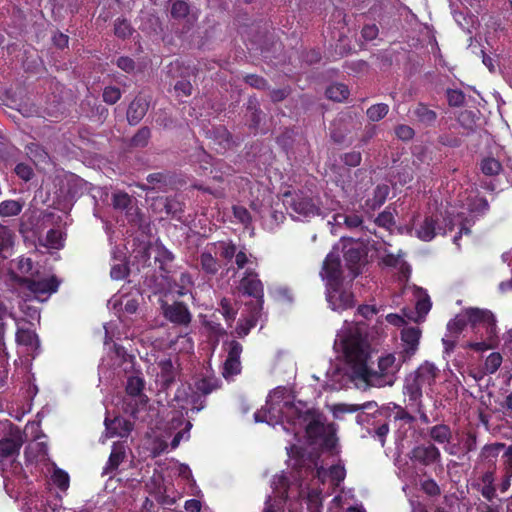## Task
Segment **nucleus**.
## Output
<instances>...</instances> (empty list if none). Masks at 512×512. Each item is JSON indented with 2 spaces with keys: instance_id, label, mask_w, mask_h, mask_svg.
I'll return each mask as SVG.
<instances>
[{
  "instance_id": "f257e3e1",
  "label": "nucleus",
  "mask_w": 512,
  "mask_h": 512,
  "mask_svg": "<svg viewBox=\"0 0 512 512\" xmlns=\"http://www.w3.org/2000/svg\"><path fill=\"white\" fill-rule=\"evenodd\" d=\"M334 348L341 353L342 366H334L327 371L326 388L333 391L343 389L356 380L378 388L392 386L403 363L401 358L397 360L394 354L389 353L378 359L376 369H370L371 348L365 327L360 323L344 322L337 332Z\"/></svg>"
},
{
  "instance_id": "f03ea898",
  "label": "nucleus",
  "mask_w": 512,
  "mask_h": 512,
  "mask_svg": "<svg viewBox=\"0 0 512 512\" xmlns=\"http://www.w3.org/2000/svg\"><path fill=\"white\" fill-rule=\"evenodd\" d=\"M298 470L292 478L294 482L288 483L284 474H276L272 481L273 496L266 500L264 512H302L298 499L306 503L307 512H321L322 491L320 484L330 481L331 485L338 486L345 478L344 466L338 464H325L320 456H300Z\"/></svg>"
},
{
  "instance_id": "7ed1b4c3",
  "label": "nucleus",
  "mask_w": 512,
  "mask_h": 512,
  "mask_svg": "<svg viewBox=\"0 0 512 512\" xmlns=\"http://www.w3.org/2000/svg\"><path fill=\"white\" fill-rule=\"evenodd\" d=\"M254 419L273 427L279 425L294 438L303 435L309 445L317 448L332 450L337 444L334 424H326L325 418L306 403L293 401L285 388H277L271 392L266 399V405L255 412Z\"/></svg>"
},
{
  "instance_id": "20e7f679",
  "label": "nucleus",
  "mask_w": 512,
  "mask_h": 512,
  "mask_svg": "<svg viewBox=\"0 0 512 512\" xmlns=\"http://www.w3.org/2000/svg\"><path fill=\"white\" fill-rule=\"evenodd\" d=\"M487 209L488 203L486 199L482 197L468 199L465 203L461 202L459 208L457 206H450L445 211V216L441 212L416 215L410 226L406 227V232L421 241L429 242L436 235L446 234L448 231L458 227V235L453 238L454 244L458 245L460 236L467 234L469 227L473 225L476 217Z\"/></svg>"
},
{
  "instance_id": "39448f33",
  "label": "nucleus",
  "mask_w": 512,
  "mask_h": 512,
  "mask_svg": "<svg viewBox=\"0 0 512 512\" xmlns=\"http://www.w3.org/2000/svg\"><path fill=\"white\" fill-rule=\"evenodd\" d=\"M340 248L335 246L324 259L320 272L321 279L326 281L327 301L335 311H343L353 305V296L341 280Z\"/></svg>"
},
{
  "instance_id": "423d86ee",
  "label": "nucleus",
  "mask_w": 512,
  "mask_h": 512,
  "mask_svg": "<svg viewBox=\"0 0 512 512\" xmlns=\"http://www.w3.org/2000/svg\"><path fill=\"white\" fill-rule=\"evenodd\" d=\"M440 375L441 370L433 362L425 360L405 377L403 393L407 396L408 401L416 406L419 418L424 423H428L429 418L422 401L423 393L429 395L433 391L436 380Z\"/></svg>"
},
{
  "instance_id": "0eeeda50",
  "label": "nucleus",
  "mask_w": 512,
  "mask_h": 512,
  "mask_svg": "<svg viewBox=\"0 0 512 512\" xmlns=\"http://www.w3.org/2000/svg\"><path fill=\"white\" fill-rule=\"evenodd\" d=\"M466 318L471 323L473 331L480 340L470 341L466 347L477 352L492 349L497 344V330L494 315L486 309L468 308L464 310Z\"/></svg>"
},
{
  "instance_id": "6e6552de",
  "label": "nucleus",
  "mask_w": 512,
  "mask_h": 512,
  "mask_svg": "<svg viewBox=\"0 0 512 512\" xmlns=\"http://www.w3.org/2000/svg\"><path fill=\"white\" fill-rule=\"evenodd\" d=\"M58 286L59 280L56 279V276L36 271V275L26 279V282L20 287L24 290L27 298L44 302L57 291Z\"/></svg>"
},
{
  "instance_id": "1a4fd4ad",
  "label": "nucleus",
  "mask_w": 512,
  "mask_h": 512,
  "mask_svg": "<svg viewBox=\"0 0 512 512\" xmlns=\"http://www.w3.org/2000/svg\"><path fill=\"white\" fill-rule=\"evenodd\" d=\"M23 444L20 430L7 420L0 421V457H13Z\"/></svg>"
},
{
  "instance_id": "9d476101",
  "label": "nucleus",
  "mask_w": 512,
  "mask_h": 512,
  "mask_svg": "<svg viewBox=\"0 0 512 512\" xmlns=\"http://www.w3.org/2000/svg\"><path fill=\"white\" fill-rule=\"evenodd\" d=\"M286 197L288 208L296 218H310L320 214L317 201L307 193L286 194Z\"/></svg>"
},
{
  "instance_id": "9b49d317",
  "label": "nucleus",
  "mask_w": 512,
  "mask_h": 512,
  "mask_svg": "<svg viewBox=\"0 0 512 512\" xmlns=\"http://www.w3.org/2000/svg\"><path fill=\"white\" fill-rule=\"evenodd\" d=\"M252 209L259 216L262 226L268 230H274L285 219L283 212L276 209L270 200L259 203L254 201Z\"/></svg>"
},
{
  "instance_id": "f8f14e48",
  "label": "nucleus",
  "mask_w": 512,
  "mask_h": 512,
  "mask_svg": "<svg viewBox=\"0 0 512 512\" xmlns=\"http://www.w3.org/2000/svg\"><path fill=\"white\" fill-rule=\"evenodd\" d=\"M422 331L416 326L402 328L400 333V358L402 361H409L413 358L420 345Z\"/></svg>"
},
{
  "instance_id": "ddd939ff",
  "label": "nucleus",
  "mask_w": 512,
  "mask_h": 512,
  "mask_svg": "<svg viewBox=\"0 0 512 512\" xmlns=\"http://www.w3.org/2000/svg\"><path fill=\"white\" fill-rule=\"evenodd\" d=\"M342 245L341 251L344 253V260L346 267L350 271L352 277H355L360 273V267L362 265L364 250L358 242L350 239L342 238L340 241Z\"/></svg>"
},
{
  "instance_id": "4468645a",
  "label": "nucleus",
  "mask_w": 512,
  "mask_h": 512,
  "mask_svg": "<svg viewBox=\"0 0 512 512\" xmlns=\"http://www.w3.org/2000/svg\"><path fill=\"white\" fill-rule=\"evenodd\" d=\"M60 500H48L43 495L31 494L23 499L21 512H63Z\"/></svg>"
},
{
  "instance_id": "2eb2a0df",
  "label": "nucleus",
  "mask_w": 512,
  "mask_h": 512,
  "mask_svg": "<svg viewBox=\"0 0 512 512\" xmlns=\"http://www.w3.org/2000/svg\"><path fill=\"white\" fill-rule=\"evenodd\" d=\"M36 271L39 270L34 268L32 260L22 256L11 262L10 277L21 286L26 282V279L34 276Z\"/></svg>"
},
{
  "instance_id": "dca6fc26",
  "label": "nucleus",
  "mask_w": 512,
  "mask_h": 512,
  "mask_svg": "<svg viewBox=\"0 0 512 512\" xmlns=\"http://www.w3.org/2000/svg\"><path fill=\"white\" fill-rule=\"evenodd\" d=\"M240 290L250 297H253L257 303V309L262 308L263 303V285L257 274L247 271L244 278L240 282Z\"/></svg>"
},
{
  "instance_id": "f3484780",
  "label": "nucleus",
  "mask_w": 512,
  "mask_h": 512,
  "mask_svg": "<svg viewBox=\"0 0 512 512\" xmlns=\"http://www.w3.org/2000/svg\"><path fill=\"white\" fill-rule=\"evenodd\" d=\"M111 362L103 360L102 366H110L118 372H129L134 366V358L120 346L114 345L110 356Z\"/></svg>"
},
{
  "instance_id": "a211bd4d",
  "label": "nucleus",
  "mask_w": 512,
  "mask_h": 512,
  "mask_svg": "<svg viewBox=\"0 0 512 512\" xmlns=\"http://www.w3.org/2000/svg\"><path fill=\"white\" fill-rule=\"evenodd\" d=\"M158 368L157 382L163 389H168L178 375L179 364L177 360L164 359L158 362Z\"/></svg>"
},
{
  "instance_id": "6ab92c4d",
  "label": "nucleus",
  "mask_w": 512,
  "mask_h": 512,
  "mask_svg": "<svg viewBox=\"0 0 512 512\" xmlns=\"http://www.w3.org/2000/svg\"><path fill=\"white\" fill-rule=\"evenodd\" d=\"M163 310L165 317L175 324L188 325L191 322L192 315L183 303L166 304Z\"/></svg>"
},
{
  "instance_id": "aec40b11",
  "label": "nucleus",
  "mask_w": 512,
  "mask_h": 512,
  "mask_svg": "<svg viewBox=\"0 0 512 512\" xmlns=\"http://www.w3.org/2000/svg\"><path fill=\"white\" fill-rule=\"evenodd\" d=\"M410 456L424 465H430L441 458V452L433 444H422L412 449Z\"/></svg>"
},
{
  "instance_id": "412c9836",
  "label": "nucleus",
  "mask_w": 512,
  "mask_h": 512,
  "mask_svg": "<svg viewBox=\"0 0 512 512\" xmlns=\"http://www.w3.org/2000/svg\"><path fill=\"white\" fill-rule=\"evenodd\" d=\"M106 432L110 437H128L133 430V424L126 418H119L109 420L105 419Z\"/></svg>"
},
{
  "instance_id": "4be33fe9",
  "label": "nucleus",
  "mask_w": 512,
  "mask_h": 512,
  "mask_svg": "<svg viewBox=\"0 0 512 512\" xmlns=\"http://www.w3.org/2000/svg\"><path fill=\"white\" fill-rule=\"evenodd\" d=\"M216 255V250H214V247L209 244L201 251L199 256V265L204 273L208 275H215L219 271L220 264L216 259Z\"/></svg>"
},
{
  "instance_id": "5701e85b",
  "label": "nucleus",
  "mask_w": 512,
  "mask_h": 512,
  "mask_svg": "<svg viewBox=\"0 0 512 512\" xmlns=\"http://www.w3.org/2000/svg\"><path fill=\"white\" fill-rule=\"evenodd\" d=\"M415 297L417 298L416 303V316L410 314L406 315L408 320L414 321L416 323L424 320L426 314L429 312L431 308L430 298L427 295L426 291L422 288H415Z\"/></svg>"
},
{
  "instance_id": "b1692460",
  "label": "nucleus",
  "mask_w": 512,
  "mask_h": 512,
  "mask_svg": "<svg viewBox=\"0 0 512 512\" xmlns=\"http://www.w3.org/2000/svg\"><path fill=\"white\" fill-rule=\"evenodd\" d=\"M147 488L149 493L153 494L163 504H172L175 501L173 497L167 495V488L161 475H155L147 484Z\"/></svg>"
},
{
  "instance_id": "393cba45",
  "label": "nucleus",
  "mask_w": 512,
  "mask_h": 512,
  "mask_svg": "<svg viewBox=\"0 0 512 512\" xmlns=\"http://www.w3.org/2000/svg\"><path fill=\"white\" fill-rule=\"evenodd\" d=\"M17 342L26 347L27 353L33 355L40 348V341L34 331L19 328L16 334Z\"/></svg>"
},
{
  "instance_id": "a878e982",
  "label": "nucleus",
  "mask_w": 512,
  "mask_h": 512,
  "mask_svg": "<svg viewBox=\"0 0 512 512\" xmlns=\"http://www.w3.org/2000/svg\"><path fill=\"white\" fill-rule=\"evenodd\" d=\"M109 305L118 311L133 314L138 308V300L136 297L129 295H115L109 301Z\"/></svg>"
},
{
  "instance_id": "bb28decb",
  "label": "nucleus",
  "mask_w": 512,
  "mask_h": 512,
  "mask_svg": "<svg viewBox=\"0 0 512 512\" xmlns=\"http://www.w3.org/2000/svg\"><path fill=\"white\" fill-rule=\"evenodd\" d=\"M144 388V381L139 376H131L127 382V392L131 397H135L136 401L144 405L147 401V397L142 394Z\"/></svg>"
},
{
  "instance_id": "cd10ccee",
  "label": "nucleus",
  "mask_w": 512,
  "mask_h": 512,
  "mask_svg": "<svg viewBox=\"0 0 512 512\" xmlns=\"http://www.w3.org/2000/svg\"><path fill=\"white\" fill-rule=\"evenodd\" d=\"M147 111V103L143 99H135L129 106L127 117L131 124H137Z\"/></svg>"
},
{
  "instance_id": "c85d7f7f",
  "label": "nucleus",
  "mask_w": 512,
  "mask_h": 512,
  "mask_svg": "<svg viewBox=\"0 0 512 512\" xmlns=\"http://www.w3.org/2000/svg\"><path fill=\"white\" fill-rule=\"evenodd\" d=\"M365 405L337 403L329 406V410L333 417L336 419H344L345 414L356 413L359 410L365 409Z\"/></svg>"
},
{
  "instance_id": "c756f323",
  "label": "nucleus",
  "mask_w": 512,
  "mask_h": 512,
  "mask_svg": "<svg viewBox=\"0 0 512 512\" xmlns=\"http://www.w3.org/2000/svg\"><path fill=\"white\" fill-rule=\"evenodd\" d=\"M186 390L183 388L182 390H177L174 401L177 403L178 407L184 410L185 414L188 415L189 411L198 412L202 407L195 406V397H185Z\"/></svg>"
},
{
  "instance_id": "7c9ffc66",
  "label": "nucleus",
  "mask_w": 512,
  "mask_h": 512,
  "mask_svg": "<svg viewBox=\"0 0 512 512\" xmlns=\"http://www.w3.org/2000/svg\"><path fill=\"white\" fill-rule=\"evenodd\" d=\"M125 458V446L122 444H113L112 450L104 469V473H110L115 470L121 461Z\"/></svg>"
},
{
  "instance_id": "2f4dec72",
  "label": "nucleus",
  "mask_w": 512,
  "mask_h": 512,
  "mask_svg": "<svg viewBox=\"0 0 512 512\" xmlns=\"http://www.w3.org/2000/svg\"><path fill=\"white\" fill-rule=\"evenodd\" d=\"M429 434L431 439L440 445L448 444L452 436L450 428L444 424L433 426Z\"/></svg>"
},
{
  "instance_id": "473e14b6",
  "label": "nucleus",
  "mask_w": 512,
  "mask_h": 512,
  "mask_svg": "<svg viewBox=\"0 0 512 512\" xmlns=\"http://www.w3.org/2000/svg\"><path fill=\"white\" fill-rule=\"evenodd\" d=\"M389 195V187L387 185L377 186L373 192V197L368 198L366 205L369 209L375 210L383 205Z\"/></svg>"
},
{
  "instance_id": "72a5a7b5",
  "label": "nucleus",
  "mask_w": 512,
  "mask_h": 512,
  "mask_svg": "<svg viewBox=\"0 0 512 512\" xmlns=\"http://www.w3.org/2000/svg\"><path fill=\"white\" fill-rule=\"evenodd\" d=\"M506 447L507 446L502 443L486 444L482 447L480 456L487 463L493 464L497 456H499L502 451L504 452Z\"/></svg>"
},
{
  "instance_id": "f704fd0d",
  "label": "nucleus",
  "mask_w": 512,
  "mask_h": 512,
  "mask_svg": "<svg viewBox=\"0 0 512 512\" xmlns=\"http://www.w3.org/2000/svg\"><path fill=\"white\" fill-rule=\"evenodd\" d=\"M23 203L18 200H4L0 203V216L12 217L20 214Z\"/></svg>"
},
{
  "instance_id": "c9c22d12",
  "label": "nucleus",
  "mask_w": 512,
  "mask_h": 512,
  "mask_svg": "<svg viewBox=\"0 0 512 512\" xmlns=\"http://www.w3.org/2000/svg\"><path fill=\"white\" fill-rule=\"evenodd\" d=\"M210 245L214 247L217 255L219 254L225 260H231L237 252L236 246L231 242L220 241Z\"/></svg>"
},
{
  "instance_id": "e433bc0d",
  "label": "nucleus",
  "mask_w": 512,
  "mask_h": 512,
  "mask_svg": "<svg viewBox=\"0 0 512 512\" xmlns=\"http://www.w3.org/2000/svg\"><path fill=\"white\" fill-rule=\"evenodd\" d=\"M480 169L486 176H494L502 171V165L499 160L493 157H486L480 163Z\"/></svg>"
},
{
  "instance_id": "4c0bfd02",
  "label": "nucleus",
  "mask_w": 512,
  "mask_h": 512,
  "mask_svg": "<svg viewBox=\"0 0 512 512\" xmlns=\"http://www.w3.org/2000/svg\"><path fill=\"white\" fill-rule=\"evenodd\" d=\"M327 97L333 101L341 102L349 95V90L345 84H331L326 91Z\"/></svg>"
},
{
  "instance_id": "58836bf2",
  "label": "nucleus",
  "mask_w": 512,
  "mask_h": 512,
  "mask_svg": "<svg viewBox=\"0 0 512 512\" xmlns=\"http://www.w3.org/2000/svg\"><path fill=\"white\" fill-rule=\"evenodd\" d=\"M193 284L192 276L188 273H183L175 284L174 292L178 296H185L191 293Z\"/></svg>"
},
{
  "instance_id": "ea45409f",
  "label": "nucleus",
  "mask_w": 512,
  "mask_h": 512,
  "mask_svg": "<svg viewBox=\"0 0 512 512\" xmlns=\"http://www.w3.org/2000/svg\"><path fill=\"white\" fill-rule=\"evenodd\" d=\"M15 234L5 225L0 224V253L8 251L14 245Z\"/></svg>"
},
{
  "instance_id": "a19ab883",
  "label": "nucleus",
  "mask_w": 512,
  "mask_h": 512,
  "mask_svg": "<svg viewBox=\"0 0 512 512\" xmlns=\"http://www.w3.org/2000/svg\"><path fill=\"white\" fill-rule=\"evenodd\" d=\"M51 481L62 491L67 490L70 486L69 474L56 467H53V472L51 473Z\"/></svg>"
},
{
  "instance_id": "79ce46f5",
  "label": "nucleus",
  "mask_w": 512,
  "mask_h": 512,
  "mask_svg": "<svg viewBox=\"0 0 512 512\" xmlns=\"http://www.w3.org/2000/svg\"><path fill=\"white\" fill-rule=\"evenodd\" d=\"M467 322V318L465 313H461L455 316L452 320L449 321L447 325V331L451 336H456L460 333L465 327Z\"/></svg>"
},
{
  "instance_id": "37998d69",
  "label": "nucleus",
  "mask_w": 512,
  "mask_h": 512,
  "mask_svg": "<svg viewBox=\"0 0 512 512\" xmlns=\"http://www.w3.org/2000/svg\"><path fill=\"white\" fill-rule=\"evenodd\" d=\"M503 363V357L498 352L491 353L484 362V370L486 373L492 374L497 371Z\"/></svg>"
},
{
  "instance_id": "c03bdc74",
  "label": "nucleus",
  "mask_w": 512,
  "mask_h": 512,
  "mask_svg": "<svg viewBox=\"0 0 512 512\" xmlns=\"http://www.w3.org/2000/svg\"><path fill=\"white\" fill-rule=\"evenodd\" d=\"M46 246L50 249H60L63 246V234L60 230L51 229L46 236Z\"/></svg>"
},
{
  "instance_id": "a18cd8bd",
  "label": "nucleus",
  "mask_w": 512,
  "mask_h": 512,
  "mask_svg": "<svg viewBox=\"0 0 512 512\" xmlns=\"http://www.w3.org/2000/svg\"><path fill=\"white\" fill-rule=\"evenodd\" d=\"M382 263L385 264L386 266L399 269L403 274L407 270V266L402 258V255L400 254H387L386 256H384V258H382Z\"/></svg>"
},
{
  "instance_id": "49530a36",
  "label": "nucleus",
  "mask_w": 512,
  "mask_h": 512,
  "mask_svg": "<svg viewBox=\"0 0 512 512\" xmlns=\"http://www.w3.org/2000/svg\"><path fill=\"white\" fill-rule=\"evenodd\" d=\"M389 113V106L387 104H376L367 110V116L371 121H378L383 119Z\"/></svg>"
},
{
  "instance_id": "de8ad7c7",
  "label": "nucleus",
  "mask_w": 512,
  "mask_h": 512,
  "mask_svg": "<svg viewBox=\"0 0 512 512\" xmlns=\"http://www.w3.org/2000/svg\"><path fill=\"white\" fill-rule=\"evenodd\" d=\"M415 114L425 124H431L436 118L435 112L428 109L425 105H419L415 110Z\"/></svg>"
},
{
  "instance_id": "09e8293b",
  "label": "nucleus",
  "mask_w": 512,
  "mask_h": 512,
  "mask_svg": "<svg viewBox=\"0 0 512 512\" xmlns=\"http://www.w3.org/2000/svg\"><path fill=\"white\" fill-rule=\"evenodd\" d=\"M189 13V5L184 0H175L171 6V15L174 18H183Z\"/></svg>"
},
{
  "instance_id": "8fccbe9b",
  "label": "nucleus",
  "mask_w": 512,
  "mask_h": 512,
  "mask_svg": "<svg viewBox=\"0 0 512 512\" xmlns=\"http://www.w3.org/2000/svg\"><path fill=\"white\" fill-rule=\"evenodd\" d=\"M224 349L227 352L228 359L239 360L242 353V346L239 342L231 340L224 344Z\"/></svg>"
},
{
  "instance_id": "3c124183",
  "label": "nucleus",
  "mask_w": 512,
  "mask_h": 512,
  "mask_svg": "<svg viewBox=\"0 0 512 512\" xmlns=\"http://www.w3.org/2000/svg\"><path fill=\"white\" fill-rule=\"evenodd\" d=\"M113 206L116 209L125 210L131 204V197L129 194L117 192L113 194Z\"/></svg>"
},
{
  "instance_id": "603ef678",
  "label": "nucleus",
  "mask_w": 512,
  "mask_h": 512,
  "mask_svg": "<svg viewBox=\"0 0 512 512\" xmlns=\"http://www.w3.org/2000/svg\"><path fill=\"white\" fill-rule=\"evenodd\" d=\"M233 216L239 222L243 223L246 226H249L251 223V215L249 211L243 206H233L232 207Z\"/></svg>"
},
{
  "instance_id": "864d4df0",
  "label": "nucleus",
  "mask_w": 512,
  "mask_h": 512,
  "mask_svg": "<svg viewBox=\"0 0 512 512\" xmlns=\"http://www.w3.org/2000/svg\"><path fill=\"white\" fill-rule=\"evenodd\" d=\"M241 371V362L239 360L226 358L224 362L223 375L225 378L233 376Z\"/></svg>"
},
{
  "instance_id": "5fc2aeb1",
  "label": "nucleus",
  "mask_w": 512,
  "mask_h": 512,
  "mask_svg": "<svg viewBox=\"0 0 512 512\" xmlns=\"http://www.w3.org/2000/svg\"><path fill=\"white\" fill-rule=\"evenodd\" d=\"M421 489L430 497H435L441 494V489L433 479H425L421 482Z\"/></svg>"
},
{
  "instance_id": "6e6d98bb",
  "label": "nucleus",
  "mask_w": 512,
  "mask_h": 512,
  "mask_svg": "<svg viewBox=\"0 0 512 512\" xmlns=\"http://www.w3.org/2000/svg\"><path fill=\"white\" fill-rule=\"evenodd\" d=\"M184 424V429L181 430L180 432H177L176 435L174 436L171 442L172 448H177L180 442H182L183 440H187L189 438V431L192 427V423L189 420H186Z\"/></svg>"
},
{
  "instance_id": "4d7b16f0",
  "label": "nucleus",
  "mask_w": 512,
  "mask_h": 512,
  "mask_svg": "<svg viewBox=\"0 0 512 512\" xmlns=\"http://www.w3.org/2000/svg\"><path fill=\"white\" fill-rule=\"evenodd\" d=\"M103 98L107 104H114L120 98V90L114 86H107L104 89Z\"/></svg>"
},
{
  "instance_id": "13d9d810",
  "label": "nucleus",
  "mask_w": 512,
  "mask_h": 512,
  "mask_svg": "<svg viewBox=\"0 0 512 512\" xmlns=\"http://www.w3.org/2000/svg\"><path fill=\"white\" fill-rule=\"evenodd\" d=\"M334 221L337 223L343 222L348 227H358L362 223L361 218L357 215H352V216L337 215L334 217Z\"/></svg>"
},
{
  "instance_id": "bf43d9fd",
  "label": "nucleus",
  "mask_w": 512,
  "mask_h": 512,
  "mask_svg": "<svg viewBox=\"0 0 512 512\" xmlns=\"http://www.w3.org/2000/svg\"><path fill=\"white\" fill-rule=\"evenodd\" d=\"M406 315H409L408 313H406L404 311V314L403 315H400V314H396V313H390L386 316V321L393 325V326H396V327H407L406 325V319L407 316Z\"/></svg>"
},
{
  "instance_id": "052dcab7",
  "label": "nucleus",
  "mask_w": 512,
  "mask_h": 512,
  "mask_svg": "<svg viewBox=\"0 0 512 512\" xmlns=\"http://www.w3.org/2000/svg\"><path fill=\"white\" fill-rule=\"evenodd\" d=\"M115 34L125 38L131 34V26L126 20H117L114 24Z\"/></svg>"
},
{
  "instance_id": "680f3d73",
  "label": "nucleus",
  "mask_w": 512,
  "mask_h": 512,
  "mask_svg": "<svg viewBox=\"0 0 512 512\" xmlns=\"http://www.w3.org/2000/svg\"><path fill=\"white\" fill-rule=\"evenodd\" d=\"M128 274L127 266L123 263L113 264L110 271V276L113 279H122Z\"/></svg>"
},
{
  "instance_id": "e2e57ef3",
  "label": "nucleus",
  "mask_w": 512,
  "mask_h": 512,
  "mask_svg": "<svg viewBox=\"0 0 512 512\" xmlns=\"http://www.w3.org/2000/svg\"><path fill=\"white\" fill-rule=\"evenodd\" d=\"M448 101L451 106H454V107L461 106L464 102V95L459 90H449L448 91Z\"/></svg>"
},
{
  "instance_id": "0e129e2a",
  "label": "nucleus",
  "mask_w": 512,
  "mask_h": 512,
  "mask_svg": "<svg viewBox=\"0 0 512 512\" xmlns=\"http://www.w3.org/2000/svg\"><path fill=\"white\" fill-rule=\"evenodd\" d=\"M506 475L512 477V444L507 446L503 452Z\"/></svg>"
},
{
  "instance_id": "69168bd1",
  "label": "nucleus",
  "mask_w": 512,
  "mask_h": 512,
  "mask_svg": "<svg viewBox=\"0 0 512 512\" xmlns=\"http://www.w3.org/2000/svg\"><path fill=\"white\" fill-rule=\"evenodd\" d=\"M394 419L396 421H403L406 424H411L415 420V418L402 407H397V411L394 414Z\"/></svg>"
},
{
  "instance_id": "338daca9",
  "label": "nucleus",
  "mask_w": 512,
  "mask_h": 512,
  "mask_svg": "<svg viewBox=\"0 0 512 512\" xmlns=\"http://www.w3.org/2000/svg\"><path fill=\"white\" fill-rule=\"evenodd\" d=\"M15 172L24 181L30 180L33 174L32 169L25 164L17 165V167L15 168Z\"/></svg>"
},
{
  "instance_id": "774afa93",
  "label": "nucleus",
  "mask_w": 512,
  "mask_h": 512,
  "mask_svg": "<svg viewBox=\"0 0 512 512\" xmlns=\"http://www.w3.org/2000/svg\"><path fill=\"white\" fill-rule=\"evenodd\" d=\"M150 132L146 128H142L139 130V132L134 136L132 139V142L136 146H143L147 139L149 138Z\"/></svg>"
}]
</instances>
